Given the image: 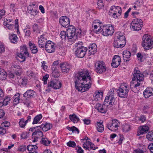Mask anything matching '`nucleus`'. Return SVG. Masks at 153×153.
<instances>
[{
	"instance_id": "obj_56",
	"label": "nucleus",
	"mask_w": 153,
	"mask_h": 153,
	"mask_svg": "<svg viewBox=\"0 0 153 153\" xmlns=\"http://www.w3.org/2000/svg\"><path fill=\"white\" fill-rule=\"evenodd\" d=\"M25 35L29 36L30 35V28H25L23 30Z\"/></svg>"
},
{
	"instance_id": "obj_57",
	"label": "nucleus",
	"mask_w": 153,
	"mask_h": 153,
	"mask_svg": "<svg viewBox=\"0 0 153 153\" xmlns=\"http://www.w3.org/2000/svg\"><path fill=\"white\" fill-rule=\"evenodd\" d=\"M134 4L136 5L138 7H140L143 4V2L141 0H138L134 3Z\"/></svg>"
},
{
	"instance_id": "obj_37",
	"label": "nucleus",
	"mask_w": 153,
	"mask_h": 153,
	"mask_svg": "<svg viewBox=\"0 0 153 153\" xmlns=\"http://www.w3.org/2000/svg\"><path fill=\"white\" fill-rule=\"evenodd\" d=\"M7 76V74L6 72L3 69L0 68V79L2 80L4 79H6Z\"/></svg>"
},
{
	"instance_id": "obj_7",
	"label": "nucleus",
	"mask_w": 153,
	"mask_h": 153,
	"mask_svg": "<svg viewBox=\"0 0 153 153\" xmlns=\"http://www.w3.org/2000/svg\"><path fill=\"white\" fill-rule=\"evenodd\" d=\"M75 54L76 56L79 58H82L84 57L86 53L87 48L83 46L79 45L77 48H75Z\"/></svg>"
},
{
	"instance_id": "obj_18",
	"label": "nucleus",
	"mask_w": 153,
	"mask_h": 153,
	"mask_svg": "<svg viewBox=\"0 0 153 153\" xmlns=\"http://www.w3.org/2000/svg\"><path fill=\"white\" fill-rule=\"evenodd\" d=\"M143 95L145 98H148L153 96V89L151 88H147L143 91Z\"/></svg>"
},
{
	"instance_id": "obj_32",
	"label": "nucleus",
	"mask_w": 153,
	"mask_h": 153,
	"mask_svg": "<svg viewBox=\"0 0 153 153\" xmlns=\"http://www.w3.org/2000/svg\"><path fill=\"white\" fill-rule=\"evenodd\" d=\"M69 117L70 119L74 123H77L79 120V117L74 114L70 115Z\"/></svg>"
},
{
	"instance_id": "obj_58",
	"label": "nucleus",
	"mask_w": 153,
	"mask_h": 153,
	"mask_svg": "<svg viewBox=\"0 0 153 153\" xmlns=\"http://www.w3.org/2000/svg\"><path fill=\"white\" fill-rule=\"evenodd\" d=\"M10 100L9 98L8 97H5V98L4 99L2 102L3 104H4V105L6 106L8 104V102H9Z\"/></svg>"
},
{
	"instance_id": "obj_53",
	"label": "nucleus",
	"mask_w": 153,
	"mask_h": 153,
	"mask_svg": "<svg viewBox=\"0 0 153 153\" xmlns=\"http://www.w3.org/2000/svg\"><path fill=\"white\" fill-rule=\"evenodd\" d=\"M68 146L74 147L76 146V144L74 141H70L67 143Z\"/></svg>"
},
{
	"instance_id": "obj_1",
	"label": "nucleus",
	"mask_w": 153,
	"mask_h": 153,
	"mask_svg": "<svg viewBox=\"0 0 153 153\" xmlns=\"http://www.w3.org/2000/svg\"><path fill=\"white\" fill-rule=\"evenodd\" d=\"M76 88L82 92L88 90L92 84L91 78L85 69L80 71L77 77L74 78Z\"/></svg>"
},
{
	"instance_id": "obj_14",
	"label": "nucleus",
	"mask_w": 153,
	"mask_h": 153,
	"mask_svg": "<svg viewBox=\"0 0 153 153\" xmlns=\"http://www.w3.org/2000/svg\"><path fill=\"white\" fill-rule=\"evenodd\" d=\"M59 23L63 27H68L69 26L70 19L66 16H62L59 19Z\"/></svg>"
},
{
	"instance_id": "obj_59",
	"label": "nucleus",
	"mask_w": 153,
	"mask_h": 153,
	"mask_svg": "<svg viewBox=\"0 0 153 153\" xmlns=\"http://www.w3.org/2000/svg\"><path fill=\"white\" fill-rule=\"evenodd\" d=\"M33 31L34 32L36 31L37 33L39 32V28L37 24H34L33 27Z\"/></svg>"
},
{
	"instance_id": "obj_29",
	"label": "nucleus",
	"mask_w": 153,
	"mask_h": 153,
	"mask_svg": "<svg viewBox=\"0 0 153 153\" xmlns=\"http://www.w3.org/2000/svg\"><path fill=\"white\" fill-rule=\"evenodd\" d=\"M9 39L10 42L14 44L16 43L18 40V38L16 35L13 33L10 34Z\"/></svg>"
},
{
	"instance_id": "obj_45",
	"label": "nucleus",
	"mask_w": 153,
	"mask_h": 153,
	"mask_svg": "<svg viewBox=\"0 0 153 153\" xmlns=\"http://www.w3.org/2000/svg\"><path fill=\"white\" fill-rule=\"evenodd\" d=\"M93 23L95 25H97L99 27H100L99 29L102 28L103 27V22L100 21L99 20H94Z\"/></svg>"
},
{
	"instance_id": "obj_46",
	"label": "nucleus",
	"mask_w": 153,
	"mask_h": 153,
	"mask_svg": "<svg viewBox=\"0 0 153 153\" xmlns=\"http://www.w3.org/2000/svg\"><path fill=\"white\" fill-rule=\"evenodd\" d=\"M119 10H121V8L120 7L112 6L111 7L110 11H113V12L117 13Z\"/></svg>"
},
{
	"instance_id": "obj_60",
	"label": "nucleus",
	"mask_w": 153,
	"mask_h": 153,
	"mask_svg": "<svg viewBox=\"0 0 153 153\" xmlns=\"http://www.w3.org/2000/svg\"><path fill=\"white\" fill-rule=\"evenodd\" d=\"M27 75L29 77H33L34 74L33 72L31 70H28L27 71Z\"/></svg>"
},
{
	"instance_id": "obj_20",
	"label": "nucleus",
	"mask_w": 153,
	"mask_h": 153,
	"mask_svg": "<svg viewBox=\"0 0 153 153\" xmlns=\"http://www.w3.org/2000/svg\"><path fill=\"white\" fill-rule=\"evenodd\" d=\"M95 108L98 111L102 113H105L106 112L105 106L104 105H101L99 103L97 104L95 106Z\"/></svg>"
},
{
	"instance_id": "obj_23",
	"label": "nucleus",
	"mask_w": 153,
	"mask_h": 153,
	"mask_svg": "<svg viewBox=\"0 0 153 153\" xmlns=\"http://www.w3.org/2000/svg\"><path fill=\"white\" fill-rule=\"evenodd\" d=\"M35 93V91L31 89L28 90L23 94V96L28 98L33 97Z\"/></svg>"
},
{
	"instance_id": "obj_50",
	"label": "nucleus",
	"mask_w": 153,
	"mask_h": 153,
	"mask_svg": "<svg viewBox=\"0 0 153 153\" xmlns=\"http://www.w3.org/2000/svg\"><path fill=\"white\" fill-rule=\"evenodd\" d=\"M3 25L9 30L11 29L13 26V24H9L8 22H4Z\"/></svg>"
},
{
	"instance_id": "obj_33",
	"label": "nucleus",
	"mask_w": 153,
	"mask_h": 153,
	"mask_svg": "<svg viewBox=\"0 0 153 153\" xmlns=\"http://www.w3.org/2000/svg\"><path fill=\"white\" fill-rule=\"evenodd\" d=\"M30 7V6L28 7V12L30 14L31 16H36L38 13L39 11L36 10H34L32 8H31Z\"/></svg>"
},
{
	"instance_id": "obj_9",
	"label": "nucleus",
	"mask_w": 153,
	"mask_h": 153,
	"mask_svg": "<svg viewBox=\"0 0 153 153\" xmlns=\"http://www.w3.org/2000/svg\"><path fill=\"white\" fill-rule=\"evenodd\" d=\"M120 126V123L116 119H114L112 120L111 123H108L107 125V127L111 131H114L117 130L119 127Z\"/></svg>"
},
{
	"instance_id": "obj_22",
	"label": "nucleus",
	"mask_w": 153,
	"mask_h": 153,
	"mask_svg": "<svg viewBox=\"0 0 153 153\" xmlns=\"http://www.w3.org/2000/svg\"><path fill=\"white\" fill-rule=\"evenodd\" d=\"M115 39L114 41H117L120 42V41H126V38L123 33L120 32H118L117 33Z\"/></svg>"
},
{
	"instance_id": "obj_15",
	"label": "nucleus",
	"mask_w": 153,
	"mask_h": 153,
	"mask_svg": "<svg viewBox=\"0 0 153 153\" xmlns=\"http://www.w3.org/2000/svg\"><path fill=\"white\" fill-rule=\"evenodd\" d=\"M121 59L120 57L118 55H115L111 63L112 67L114 68H117L120 64Z\"/></svg>"
},
{
	"instance_id": "obj_61",
	"label": "nucleus",
	"mask_w": 153,
	"mask_h": 153,
	"mask_svg": "<svg viewBox=\"0 0 153 153\" xmlns=\"http://www.w3.org/2000/svg\"><path fill=\"white\" fill-rule=\"evenodd\" d=\"M98 147L95 146L91 142L89 146V149H90V150L91 149L95 150Z\"/></svg>"
},
{
	"instance_id": "obj_63",
	"label": "nucleus",
	"mask_w": 153,
	"mask_h": 153,
	"mask_svg": "<svg viewBox=\"0 0 153 153\" xmlns=\"http://www.w3.org/2000/svg\"><path fill=\"white\" fill-rule=\"evenodd\" d=\"M10 11H12L14 12L15 11V9H17L15 6V4H10Z\"/></svg>"
},
{
	"instance_id": "obj_38",
	"label": "nucleus",
	"mask_w": 153,
	"mask_h": 153,
	"mask_svg": "<svg viewBox=\"0 0 153 153\" xmlns=\"http://www.w3.org/2000/svg\"><path fill=\"white\" fill-rule=\"evenodd\" d=\"M21 51L25 55L29 56V53L27 52V49L25 45H23L20 47Z\"/></svg>"
},
{
	"instance_id": "obj_8",
	"label": "nucleus",
	"mask_w": 153,
	"mask_h": 153,
	"mask_svg": "<svg viewBox=\"0 0 153 153\" xmlns=\"http://www.w3.org/2000/svg\"><path fill=\"white\" fill-rule=\"evenodd\" d=\"M105 64L102 61L97 62L95 64V70L98 73L101 74L106 71Z\"/></svg>"
},
{
	"instance_id": "obj_27",
	"label": "nucleus",
	"mask_w": 153,
	"mask_h": 153,
	"mask_svg": "<svg viewBox=\"0 0 153 153\" xmlns=\"http://www.w3.org/2000/svg\"><path fill=\"white\" fill-rule=\"evenodd\" d=\"M40 126V129H42L43 131H46L49 130L52 128V125L49 123H46L45 124H42Z\"/></svg>"
},
{
	"instance_id": "obj_62",
	"label": "nucleus",
	"mask_w": 153,
	"mask_h": 153,
	"mask_svg": "<svg viewBox=\"0 0 153 153\" xmlns=\"http://www.w3.org/2000/svg\"><path fill=\"white\" fill-rule=\"evenodd\" d=\"M5 51V48L4 45L0 43V53L4 52Z\"/></svg>"
},
{
	"instance_id": "obj_3",
	"label": "nucleus",
	"mask_w": 153,
	"mask_h": 153,
	"mask_svg": "<svg viewBox=\"0 0 153 153\" xmlns=\"http://www.w3.org/2000/svg\"><path fill=\"white\" fill-rule=\"evenodd\" d=\"M142 45L145 50H148L153 47V41L150 36L147 34H144L142 38Z\"/></svg>"
},
{
	"instance_id": "obj_5",
	"label": "nucleus",
	"mask_w": 153,
	"mask_h": 153,
	"mask_svg": "<svg viewBox=\"0 0 153 153\" xmlns=\"http://www.w3.org/2000/svg\"><path fill=\"white\" fill-rule=\"evenodd\" d=\"M129 88L126 84L121 85L117 90V92L119 96L120 97L126 98L128 96V94Z\"/></svg>"
},
{
	"instance_id": "obj_52",
	"label": "nucleus",
	"mask_w": 153,
	"mask_h": 153,
	"mask_svg": "<svg viewBox=\"0 0 153 153\" xmlns=\"http://www.w3.org/2000/svg\"><path fill=\"white\" fill-rule=\"evenodd\" d=\"M20 126L22 128H24L25 125V123L24 122V119L23 118L20 119L19 122Z\"/></svg>"
},
{
	"instance_id": "obj_12",
	"label": "nucleus",
	"mask_w": 153,
	"mask_h": 153,
	"mask_svg": "<svg viewBox=\"0 0 153 153\" xmlns=\"http://www.w3.org/2000/svg\"><path fill=\"white\" fill-rule=\"evenodd\" d=\"M55 47L54 44L50 40L47 41V43L45 45V48L46 51L49 53L54 52Z\"/></svg>"
},
{
	"instance_id": "obj_48",
	"label": "nucleus",
	"mask_w": 153,
	"mask_h": 153,
	"mask_svg": "<svg viewBox=\"0 0 153 153\" xmlns=\"http://www.w3.org/2000/svg\"><path fill=\"white\" fill-rule=\"evenodd\" d=\"M60 37L62 39L65 40L67 39V33L65 31H62L60 33Z\"/></svg>"
},
{
	"instance_id": "obj_43",
	"label": "nucleus",
	"mask_w": 153,
	"mask_h": 153,
	"mask_svg": "<svg viewBox=\"0 0 153 153\" xmlns=\"http://www.w3.org/2000/svg\"><path fill=\"white\" fill-rule=\"evenodd\" d=\"M55 82L54 89H57L60 88L62 86V83L59 80L54 79Z\"/></svg>"
},
{
	"instance_id": "obj_35",
	"label": "nucleus",
	"mask_w": 153,
	"mask_h": 153,
	"mask_svg": "<svg viewBox=\"0 0 153 153\" xmlns=\"http://www.w3.org/2000/svg\"><path fill=\"white\" fill-rule=\"evenodd\" d=\"M96 127L98 132H102L104 130L103 125L102 123L97 122Z\"/></svg>"
},
{
	"instance_id": "obj_44",
	"label": "nucleus",
	"mask_w": 153,
	"mask_h": 153,
	"mask_svg": "<svg viewBox=\"0 0 153 153\" xmlns=\"http://www.w3.org/2000/svg\"><path fill=\"white\" fill-rule=\"evenodd\" d=\"M146 138L149 141H153V131L149 132L146 135Z\"/></svg>"
},
{
	"instance_id": "obj_6",
	"label": "nucleus",
	"mask_w": 153,
	"mask_h": 153,
	"mask_svg": "<svg viewBox=\"0 0 153 153\" xmlns=\"http://www.w3.org/2000/svg\"><path fill=\"white\" fill-rule=\"evenodd\" d=\"M143 26V21L140 19H133L130 24L131 28L134 31H138L140 30Z\"/></svg>"
},
{
	"instance_id": "obj_31",
	"label": "nucleus",
	"mask_w": 153,
	"mask_h": 153,
	"mask_svg": "<svg viewBox=\"0 0 153 153\" xmlns=\"http://www.w3.org/2000/svg\"><path fill=\"white\" fill-rule=\"evenodd\" d=\"M103 93L102 91L99 92L96 91L94 94V97L95 100L102 99L103 96Z\"/></svg>"
},
{
	"instance_id": "obj_39",
	"label": "nucleus",
	"mask_w": 153,
	"mask_h": 153,
	"mask_svg": "<svg viewBox=\"0 0 153 153\" xmlns=\"http://www.w3.org/2000/svg\"><path fill=\"white\" fill-rule=\"evenodd\" d=\"M37 148V146L35 145H29L27 147V149L30 152L35 151Z\"/></svg>"
},
{
	"instance_id": "obj_16",
	"label": "nucleus",
	"mask_w": 153,
	"mask_h": 153,
	"mask_svg": "<svg viewBox=\"0 0 153 153\" xmlns=\"http://www.w3.org/2000/svg\"><path fill=\"white\" fill-rule=\"evenodd\" d=\"M149 129L147 126L143 125L139 127L137 132V135L139 136L147 133Z\"/></svg>"
},
{
	"instance_id": "obj_64",
	"label": "nucleus",
	"mask_w": 153,
	"mask_h": 153,
	"mask_svg": "<svg viewBox=\"0 0 153 153\" xmlns=\"http://www.w3.org/2000/svg\"><path fill=\"white\" fill-rule=\"evenodd\" d=\"M109 13H110V14H109V15H112V16H113V17L116 19L117 18L118 16V14H117V13H115V12H110V11H109Z\"/></svg>"
},
{
	"instance_id": "obj_54",
	"label": "nucleus",
	"mask_w": 153,
	"mask_h": 153,
	"mask_svg": "<svg viewBox=\"0 0 153 153\" xmlns=\"http://www.w3.org/2000/svg\"><path fill=\"white\" fill-rule=\"evenodd\" d=\"M12 68L13 69V70L15 71H18L20 68V67L18 65H14L12 66Z\"/></svg>"
},
{
	"instance_id": "obj_47",
	"label": "nucleus",
	"mask_w": 153,
	"mask_h": 153,
	"mask_svg": "<svg viewBox=\"0 0 153 153\" xmlns=\"http://www.w3.org/2000/svg\"><path fill=\"white\" fill-rule=\"evenodd\" d=\"M130 129V126L128 124H125L122 126V130L123 131L127 132L129 131Z\"/></svg>"
},
{
	"instance_id": "obj_28",
	"label": "nucleus",
	"mask_w": 153,
	"mask_h": 153,
	"mask_svg": "<svg viewBox=\"0 0 153 153\" xmlns=\"http://www.w3.org/2000/svg\"><path fill=\"white\" fill-rule=\"evenodd\" d=\"M19 82L22 87H25L28 83L29 81L27 78L22 77L20 78Z\"/></svg>"
},
{
	"instance_id": "obj_26",
	"label": "nucleus",
	"mask_w": 153,
	"mask_h": 153,
	"mask_svg": "<svg viewBox=\"0 0 153 153\" xmlns=\"http://www.w3.org/2000/svg\"><path fill=\"white\" fill-rule=\"evenodd\" d=\"M97 49V46L95 44L90 45L89 48V54L90 55H94Z\"/></svg>"
},
{
	"instance_id": "obj_30",
	"label": "nucleus",
	"mask_w": 153,
	"mask_h": 153,
	"mask_svg": "<svg viewBox=\"0 0 153 153\" xmlns=\"http://www.w3.org/2000/svg\"><path fill=\"white\" fill-rule=\"evenodd\" d=\"M30 49L33 53H36L38 52V49L35 44L31 42L29 43Z\"/></svg>"
},
{
	"instance_id": "obj_42",
	"label": "nucleus",
	"mask_w": 153,
	"mask_h": 153,
	"mask_svg": "<svg viewBox=\"0 0 153 153\" xmlns=\"http://www.w3.org/2000/svg\"><path fill=\"white\" fill-rule=\"evenodd\" d=\"M41 143L45 146H48L50 143L51 141L46 138H42L41 141Z\"/></svg>"
},
{
	"instance_id": "obj_21",
	"label": "nucleus",
	"mask_w": 153,
	"mask_h": 153,
	"mask_svg": "<svg viewBox=\"0 0 153 153\" xmlns=\"http://www.w3.org/2000/svg\"><path fill=\"white\" fill-rule=\"evenodd\" d=\"M126 41H114L113 43V46L114 47L121 48L123 47L126 45Z\"/></svg>"
},
{
	"instance_id": "obj_41",
	"label": "nucleus",
	"mask_w": 153,
	"mask_h": 153,
	"mask_svg": "<svg viewBox=\"0 0 153 153\" xmlns=\"http://www.w3.org/2000/svg\"><path fill=\"white\" fill-rule=\"evenodd\" d=\"M55 82L54 81V79L53 80H51V81L48 82V89H50V90H49L48 89L46 90V91L48 92L50 91V88H53L54 89V85H55Z\"/></svg>"
},
{
	"instance_id": "obj_10",
	"label": "nucleus",
	"mask_w": 153,
	"mask_h": 153,
	"mask_svg": "<svg viewBox=\"0 0 153 153\" xmlns=\"http://www.w3.org/2000/svg\"><path fill=\"white\" fill-rule=\"evenodd\" d=\"M40 126H37L36 127L35 131L32 134L33 138H34V140L33 141V142L37 141L38 138L42 137L43 135L41 131V129L40 128Z\"/></svg>"
},
{
	"instance_id": "obj_36",
	"label": "nucleus",
	"mask_w": 153,
	"mask_h": 153,
	"mask_svg": "<svg viewBox=\"0 0 153 153\" xmlns=\"http://www.w3.org/2000/svg\"><path fill=\"white\" fill-rule=\"evenodd\" d=\"M42 116L41 114H39L35 117L33 119V121L32 123L33 124H34L37 123L40 121L41 119L42 118Z\"/></svg>"
},
{
	"instance_id": "obj_24",
	"label": "nucleus",
	"mask_w": 153,
	"mask_h": 153,
	"mask_svg": "<svg viewBox=\"0 0 153 153\" xmlns=\"http://www.w3.org/2000/svg\"><path fill=\"white\" fill-rule=\"evenodd\" d=\"M123 59L125 62H126L129 61V58L130 57L131 54V52L128 51H124L123 53Z\"/></svg>"
},
{
	"instance_id": "obj_40",
	"label": "nucleus",
	"mask_w": 153,
	"mask_h": 153,
	"mask_svg": "<svg viewBox=\"0 0 153 153\" xmlns=\"http://www.w3.org/2000/svg\"><path fill=\"white\" fill-rule=\"evenodd\" d=\"M137 56L138 60L140 62L143 61L145 59V55L140 52L138 53L137 54Z\"/></svg>"
},
{
	"instance_id": "obj_13",
	"label": "nucleus",
	"mask_w": 153,
	"mask_h": 153,
	"mask_svg": "<svg viewBox=\"0 0 153 153\" xmlns=\"http://www.w3.org/2000/svg\"><path fill=\"white\" fill-rule=\"evenodd\" d=\"M60 67L63 73H67L72 68L71 65L67 62H62L60 65Z\"/></svg>"
},
{
	"instance_id": "obj_34",
	"label": "nucleus",
	"mask_w": 153,
	"mask_h": 153,
	"mask_svg": "<svg viewBox=\"0 0 153 153\" xmlns=\"http://www.w3.org/2000/svg\"><path fill=\"white\" fill-rule=\"evenodd\" d=\"M20 94L19 93L16 94L13 97V104L15 105H16L19 102L20 100Z\"/></svg>"
},
{
	"instance_id": "obj_11",
	"label": "nucleus",
	"mask_w": 153,
	"mask_h": 153,
	"mask_svg": "<svg viewBox=\"0 0 153 153\" xmlns=\"http://www.w3.org/2000/svg\"><path fill=\"white\" fill-rule=\"evenodd\" d=\"M76 29L74 27L71 25L68 27L67 29V39H71L73 38L76 35Z\"/></svg>"
},
{
	"instance_id": "obj_17",
	"label": "nucleus",
	"mask_w": 153,
	"mask_h": 153,
	"mask_svg": "<svg viewBox=\"0 0 153 153\" xmlns=\"http://www.w3.org/2000/svg\"><path fill=\"white\" fill-rule=\"evenodd\" d=\"M45 35L43 34L40 36V37L38 38L39 46L40 48H44L45 45L46 44L47 39L44 37Z\"/></svg>"
},
{
	"instance_id": "obj_55",
	"label": "nucleus",
	"mask_w": 153,
	"mask_h": 153,
	"mask_svg": "<svg viewBox=\"0 0 153 153\" xmlns=\"http://www.w3.org/2000/svg\"><path fill=\"white\" fill-rule=\"evenodd\" d=\"M75 36L76 38H80L81 36L82 31L80 29L76 30Z\"/></svg>"
},
{
	"instance_id": "obj_2",
	"label": "nucleus",
	"mask_w": 153,
	"mask_h": 153,
	"mask_svg": "<svg viewBox=\"0 0 153 153\" xmlns=\"http://www.w3.org/2000/svg\"><path fill=\"white\" fill-rule=\"evenodd\" d=\"M144 79V76L141 72L138 70L137 67H135L134 68L133 72V77L132 78V80L134 82H135V84L133 87H131V90L135 93H137L139 89L140 83Z\"/></svg>"
},
{
	"instance_id": "obj_51",
	"label": "nucleus",
	"mask_w": 153,
	"mask_h": 153,
	"mask_svg": "<svg viewBox=\"0 0 153 153\" xmlns=\"http://www.w3.org/2000/svg\"><path fill=\"white\" fill-rule=\"evenodd\" d=\"M24 53H18L17 56L19 57L21 59V60H20L21 62H23L25 60V57L24 55Z\"/></svg>"
},
{
	"instance_id": "obj_49",
	"label": "nucleus",
	"mask_w": 153,
	"mask_h": 153,
	"mask_svg": "<svg viewBox=\"0 0 153 153\" xmlns=\"http://www.w3.org/2000/svg\"><path fill=\"white\" fill-rule=\"evenodd\" d=\"M29 135V132H23L21 135V139H26Z\"/></svg>"
},
{
	"instance_id": "obj_4",
	"label": "nucleus",
	"mask_w": 153,
	"mask_h": 153,
	"mask_svg": "<svg viewBox=\"0 0 153 153\" xmlns=\"http://www.w3.org/2000/svg\"><path fill=\"white\" fill-rule=\"evenodd\" d=\"M96 33H99L102 32V34L106 36L112 35L114 32V27L112 25H104L102 28L96 30Z\"/></svg>"
},
{
	"instance_id": "obj_19",
	"label": "nucleus",
	"mask_w": 153,
	"mask_h": 153,
	"mask_svg": "<svg viewBox=\"0 0 153 153\" xmlns=\"http://www.w3.org/2000/svg\"><path fill=\"white\" fill-rule=\"evenodd\" d=\"M88 140V138L87 137H85V138L81 139V141L83 143L82 146L83 148L87 150H90V149H89V146L91 142Z\"/></svg>"
},
{
	"instance_id": "obj_25",
	"label": "nucleus",
	"mask_w": 153,
	"mask_h": 153,
	"mask_svg": "<svg viewBox=\"0 0 153 153\" xmlns=\"http://www.w3.org/2000/svg\"><path fill=\"white\" fill-rule=\"evenodd\" d=\"M115 100L114 97L112 96V95H109L108 96L105 97V102L108 103L109 105H113Z\"/></svg>"
}]
</instances>
